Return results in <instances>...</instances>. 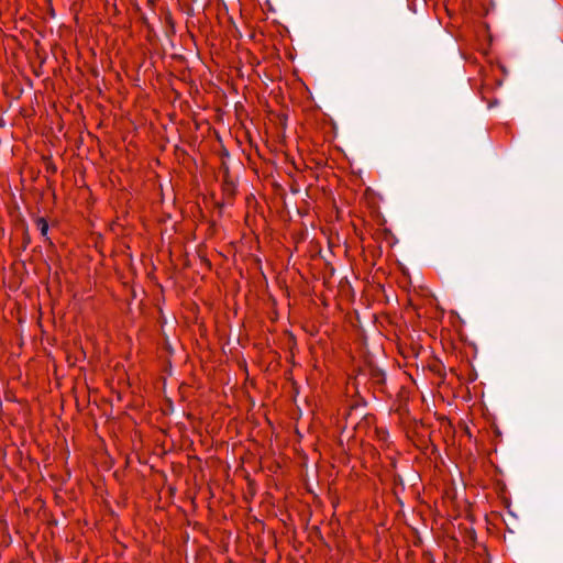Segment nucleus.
Segmentation results:
<instances>
[{
  "instance_id": "f257e3e1",
  "label": "nucleus",
  "mask_w": 563,
  "mask_h": 563,
  "mask_svg": "<svg viewBox=\"0 0 563 563\" xmlns=\"http://www.w3.org/2000/svg\"><path fill=\"white\" fill-rule=\"evenodd\" d=\"M374 421L373 416L364 415V421H360L356 427H354V430H362L364 427H368Z\"/></svg>"
},
{
  "instance_id": "f03ea898",
  "label": "nucleus",
  "mask_w": 563,
  "mask_h": 563,
  "mask_svg": "<svg viewBox=\"0 0 563 563\" xmlns=\"http://www.w3.org/2000/svg\"><path fill=\"white\" fill-rule=\"evenodd\" d=\"M36 224L42 235H46L48 231V224L44 218H38Z\"/></svg>"
},
{
  "instance_id": "7ed1b4c3",
  "label": "nucleus",
  "mask_w": 563,
  "mask_h": 563,
  "mask_svg": "<svg viewBox=\"0 0 563 563\" xmlns=\"http://www.w3.org/2000/svg\"><path fill=\"white\" fill-rule=\"evenodd\" d=\"M341 291L346 296H350V280L347 277H344L340 282Z\"/></svg>"
},
{
  "instance_id": "20e7f679",
  "label": "nucleus",
  "mask_w": 563,
  "mask_h": 563,
  "mask_svg": "<svg viewBox=\"0 0 563 563\" xmlns=\"http://www.w3.org/2000/svg\"><path fill=\"white\" fill-rule=\"evenodd\" d=\"M224 190H225L228 194L232 195V194H233V191H234V184H233L231 180H225V181H224Z\"/></svg>"
}]
</instances>
